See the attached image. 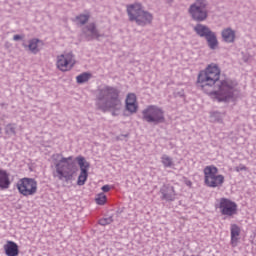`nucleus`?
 <instances>
[{"mask_svg":"<svg viewBox=\"0 0 256 256\" xmlns=\"http://www.w3.org/2000/svg\"><path fill=\"white\" fill-rule=\"evenodd\" d=\"M221 79V68L219 65L212 63L198 74L197 85L205 91L207 87H214L210 93L211 97L219 103H229L235 101V89L227 80Z\"/></svg>","mask_w":256,"mask_h":256,"instance_id":"1","label":"nucleus"},{"mask_svg":"<svg viewBox=\"0 0 256 256\" xmlns=\"http://www.w3.org/2000/svg\"><path fill=\"white\" fill-rule=\"evenodd\" d=\"M97 108L104 113L111 111L112 115H118L121 111V99H119V89L111 86H105L99 90L97 96Z\"/></svg>","mask_w":256,"mask_h":256,"instance_id":"2","label":"nucleus"},{"mask_svg":"<svg viewBox=\"0 0 256 256\" xmlns=\"http://www.w3.org/2000/svg\"><path fill=\"white\" fill-rule=\"evenodd\" d=\"M52 160L54 163V170L52 171L54 179L64 181L65 183H69V181L75 179L77 168L75 167V163L70 162L73 161V156L66 158L61 154H54Z\"/></svg>","mask_w":256,"mask_h":256,"instance_id":"3","label":"nucleus"},{"mask_svg":"<svg viewBox=\"0 0 256 256\" xmlns=\"http://www.w3.org/2000/svg\"><path fill=\"white\" fill-rule=\"evenodd\" d=\"M127 13L130 21H135L136 25L145 27L153 22V14L143 9V5L139 3L130 4L127 6Z\"/></svg>","mask_w":256,"mask_h":256,"instance_id":"4","label":"nucleus"},{"mask_svg":"<svg viewBox=\"0 0 256 256\" xmlns=\"http://www.w3.org/2000/svg\"><path fill=\"white\" fill-rule=\"evenodd\" d=\"M203 173L206 187H211L212 189L223 187V183H225V176H223V174H219L218 167L213 165L206 166Z\"/></svg>","mask_w":256,"mask_h":256,"instance_id":"5","label":"nucleus"},{"mask_svg":"<svg viewBox=\"0 0 256 256\" xmlns=\"http://www.w3.org/2000/svg\"><path fill=\"white\" fill-rule=\"evenodd\" d=\"M142 119L146 123H165V111L159 106L149 105L142 111Z\"/></svg>","mask_w":256,"mask_h":256,"instance_id":"6","label":"nucleus"},{"mask_svg":"<svg viewBox=\"0 0 256 256\" xmlns=\"http://www.w3.org/2000/svg\"><path fill=\"white\" fill-rule=\"evenodd\" d=\"M16 188L23 197H33L37 193V180L33 178H21L16 183Z\"/></svg>","mask_w":256,"mask_h":256,"instance_id":"7","label":"nucleus"},{"mask_svg":"<svg viewBox=\"0 0 256 256\" xmlns=\"http://www.w3.org/2000/svg\"><path fill=\"white\" fill-rule=\"evenodd\" d=\"M189 13L195 21H205L207 19V3L205 0H197L192 4Z\"/></svg>","mask_w":256,"mask_h":256,"instance_id":"8","label":"nucleus"},{"mask_svg":"<svg viewBox=\"0 0 256 256\" xmlns=\"http://www.w3.org/2000/svg\"><path fill=\"white\" fill-rule=\"evenodd\" d=\"M56 65L59 71H71L75 67V57L71 53L61 54L57 57Z\"/></svg>","mask_w":256,"mask_h":256,"instance_id":"9","label":"nucleus"},{"mask_svg":"<svg viewBox=\"0 0 256 256\" xmlns=\"http://www.w3.org/2000/svg\"><path fill=\"white\" fill-rule=\"evenodd\" d=\"M76 161L80 167V174L78 176L77 185L81 187L85 185L89 177V162H87L83 156H77Z\"/></svg>","mask_w":256,"mask_h":256,"instance_id":"10","label":"nucleus"},{"mask_svg":"<svg viewBox=\"0 0 256 256\" xmlns=\"http://www.w3.org/2000/svg\"><path fill=\"white\" fill-rule=\"evenodd\" d=\"M219 209L220 213H222L226 217H233V215H237V203L229 199L221 198Z\"/></svg>","mask_w":256,"mask_h":256,"instance_id":"11","label":"nucleus"},{"mask_svg":"<svg viewBox=\"0 0 256 256\" xmlns=\"http://www.w3.org/2000/svg\"><path fill=\"white\" fill-rule=\"evenodd\" d=\"M87 41H92V39H99L102 35L99 33L97 26L95 23H90L86 26V30L84 31Z\"/></svg>","mask_w":256,"mask_h":256,"instance_id":"12","label":"nucleus"},{"mask_svg":"<svg viewBox=\"0 0 256 256\" xmlns=\"http://www.w3.org/2000/svg\"><path fill=\"white\" fill-rule=\"evenodd\" d=\"M139 104H137V96L133 93H129L126 97V111L129 113H137Z\"/></svg>","mask_w":256,"mask_h":256,"instance_id":"13","label":"nucleus"},{"mask_svg":"<svg viewBox=\"0 0 256 256\" xmlns=\"http://www.w3.org/2000/svg\"><path fill=\"white\" fill-rule=\"evenodd\" d=\"M3 249L7 256H19V245L16 242L7 240Z\"/></svg>","mask_w":256,"mask_h":256,"instance_id":"14","label":"nucleus"},{"mask_svg":"<svg viewBox=\"0 0 256 256\" xmlns=\"http://www.w3.org/2000/svg\"><path fill=\"white\" fill-rule=\"evenodd\" d=\"M11 187V174L0 168V189H9Z\"/></svg>","mask_w":256,"mask_h":256,"instance_id":"15","label":"nucleus"},{"mask_svg":"<svg viewBox=\"0 0 256 256\" xmlns=\"http://www.w3.org/2000/svg\"><path fill=\"white\" fill-rule=\"evenodd\" d=\"M231 245L232 247H237L239 243V235H241V228L237 224L231 225Z\"/></svg>","mask_w":256,"mask_h":256,"instance_id":"16","label":"nucleus"},{"mask_svg":"<svg viewBox=\"0 0 256 256\" xmlns=\"http://www.w3.org/2000/svg\"><path fill=\"white\" fill-rule=\"evenodd\" d=\"M222 38L226 43H233L235 41V32L231 28H225L222 31Z\"/></svg>","mask_w":256,"mask_h":256,"instance_id":"17","label":"nucleus"},{"mask_svg":"<svg viewBox=\"0 0 256 256\" xmlns=\"http://www.w3.org/2000/svg\"><path fill=\"white\" fill-rule=\"evenodd\" d=\"M194 31L197 33V35H199L200 37H207L210 33L211 30L202 24H198L194 27Z\"/></svg>","mask_w":256,"mask_h":256,"instance_id":"18","label":"nucleus"},{"mask_svg":"<svg viewBox=\"0 0 256 256\" xmlns=\"http://www.w3.org/2000/svg\"><path fill=\"white\" fill-rule=\"evenodd\" d=\"M208 46L210 49H217V46L219 45V42L217 41V36H215V33L211 32L207 37H206Z\"/></svg>","mask_w":256,"mask_h":256,"instance_id":"19","label":"nucleus"},{"mask_svg":"<svg viewBox=\"0 0 256 256\" xmlns=\"http://www.w3.org/2000/svg\"><path fill=\"white\" fill-rule=\"evenodd\" d=\"M90 17H91V15L89 13L80 14V15L76 16L75 21L78 25H85V23H87V21H89Z\"/></svg>","mask_w":256,"mask_h":256,"instance_id":"20","label":"nucleus"},{"mask_svg":"<svg viewBox=\"0 0 256 256\" xmlns=\"http://www.w3.org/2000/svg\"><path fill=\"white\" fill-rule=\"evenodd\" d=\"M161 163L162 165H164V167L169 168V167H173L174 163H173V158H171L170 156H168L167 154L162 155L161 157Z\"/></svg>","mask_w":256,"mask_h":256,"instance_id":"21","label":"nucleus"},{"mask_svg":"<svg viewBox=\"0 0 256 256\" xmlns=\"http://www.w3.org/2000/svg\"><path fill=\"white\" fill-rule=\"evenodd\" d=\"M39 40L38 39H32L30 40L29 42V45H28V48H29V51H31V53H39Z\"/></svg>","mask_w":256,"mask_h":256,"instance_id":"22","label":"nucleus"},{"mask_svg":"<svg viewBox=\"0 0 256 256\" xmlns=\"http://www.w3.org/2000/svg\"><path fill=\"white\" fill-rule=\"evenodd\" d=\"M91 79V73H82L76 77L77 83H87V81Z\"/></svg>","mask_w":256,"mask_h":256,"instance_id":"23","label":"nucleus"},{"mask_svg":"<svg viewBox=\"0 0 256 256\" xmlns=\"http://www.w3.org/2000/svg\"><path fill=\"white\" fill-rule=\"evenodd\" d=\"M169 191L170 193H163V198L166 199V201H175V188L171 186Z\"/></svg>","mask_w":256,"mask_h":256,"instance_id":"24","label":"nucleus"},{"mask_svg":"<svg viewBox=\"0 0 256 256\" xmlns=\"http://www.w3.org/2000/svg\"><path fill=\"white\" fill-rule=\"evenodd\" d=\"M97 205H105L107 203V195L105 193H99L95 197Z\"/></svg>","mask_w":256,"mask_h":256,"instance_id":"25","label":"nucleus"},{"mask_svg":"<svg viewBox=\"0 0 256 256\" xmlns=\"http://www.w3.org/2000/svg\"><path fill=\"white\" fill-rule=\"evenodd\" d=\"M110 223H113V218L109 217V218H102L99 220V225H110Z\"/></svg>","mask_w":256,"mask_h":256,"instance_id":"26","label":"nucleus"},{"mask_svg":"<svg viewBox=\"0 0 256 256\" xmlns=\"http://www.w3.org/2000/svg\"><path fill=\"white\" fill-rule=\"evenodd\" d=\"M101 189H102L103 193H109L111 191V186L104 185V186H102Z\"/></svg>","mask_w":256,"mask_h":256,"instance_id":"27","label":"nucleus"},{"mask_svg":"<svg viewBox=\"0 0 256 256\" xmlns=\"http://www.w3.org/2000/svg\"><path fill=\"white\" fill-rule=\"evenodd\" d=\"M21 39H23V36H21V35H14V37H13L14 41H21Z\"/></svg>","mask_w":256,"mask_h":256,"instance_id":"28","label":"nucleus"},{"mask_svg":"<svg viewBox=\"0 0 256 256\" xmlns=\"http://www.w3.org/2000/svg\"><path fill=\"white\" fill-rule=\"evenodd\" d=\"M185 185H187V187H193V182H191V180H186Z\"/></svg>","mask_w":256,"mask_h":256,"instance_id":"29","label":"nucleus"},{"mask_svg":"<svg viewBox=\"0 0 256 256\" xmlns=\"http://www.w3.org/2000/svg\"><path fill=\"white\" fill-rule=\"evenodd\" d=\"M241 171H247V167L246 166H242L241 167Z\"/></svg>","mask_w":256,"mask_h":256,"instance_id":"30","label":"nucleus"}]
</instances>
